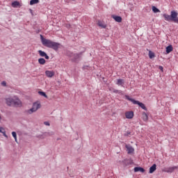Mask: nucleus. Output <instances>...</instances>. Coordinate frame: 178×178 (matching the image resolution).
Masks as SVG:
<instances>
[{
	"mask_svg": "<svg viewBox=\"0 0 178 178\" xmlns=\"http://www.w3.org/2000/svg\"><path fill=\"white\" fill-rule=\"evenodd\" d=\"M40 0H31L30 5H35V3H38Z\"/></svg>",
	"mask_w": 178,
	"mask_h": 178,
	"instance_id": "obj_24",
	"label": "nucleus"
},
{
	"mask_svg": "<svg viewBox=\"0 0 178 178\" xmlns=\"http://www.w3.org/2000/svg\"><path fill=\"white\" fill-rule=\"evenodd\" d=\"M113 19L118 23H122V17L120 16L113 15Z\"/></svg>",
	"mask_w": 178,
	"mask_h": 178,
	"instance_id": "obj_11",
	"label": "nucleus"
},
{
	"mask_svg": "<svg viewBox=\"0 0 178 178\" xmlns=\"http://www.w3.org/2000/svg\"><path fill=\"white\" fill-rule=\"evenodd\" d=\"M173 51V47L172 45H169L166 47V53L170 54Z\"/></svg>",
	"mask_w": 178,
	"mask_h": 178,
	"instance_id": "obj_18",
	"label": "nucleus"
},
{
	"mask_svg": "<svg viewBox=\"0 0 178 178\" xmlns=\"http://www.w3.org/2000/svg\"><path fill=\"white\" fill-rule=\"evenodd\" d=\"M156 170V164H153L152 167L149 168V173H154Z\"/></svg>",
	"mask_w": 178,
	"mask_h": 178,
	"instance_id": "obj_15",
	"label": "nucleus"
},
{
	"mask_svg": "<svg viewBox=\"0 0 178 178\" xmlns=\"http://www.w3.org/2000/svg\"><path fill=\"white\" fill-rule=\"evenodd\" d=\"M149 58L150 59H152L154 58H155V54L151 51H149Z\"/></svg>",
	"mask_w": 178,
	"mask_h": 178,
	"instance_id": "obj_22",
	"label": "nucleus"
},
{
	"mask_svg": "<svg viewBox=\"0 0 178 178\" xmlns=\"http://www.w3.org/2000/svg\"><path fill=\"white\" fill-rule=\"evenodd\" d=\"M38 54L40 56L45 58V59H49V56L47 55V53L45 51H43L42 50H39Z\"/></svg>",
	"mask_w": 178,
	"mask_h": 178,
	"instance_id": "obj_10",
	"label": "nucleus"
},
{
	"mask_svg": "<svg viewBox=\"0 0 178 178\" xmlns=\"http://www.w3.org/2000/svg\"><path fill=\"white\" fill-rule=\"evenodd\" d=\"M40 40L42 41V45L47 47V48H52V49H54V51H58L59 49V45H60V44L58 42L44 38L42 35H40Z\"/></svg>",
	"mask_w": 178,
	"mask_h": 178,
	"instance_id": "obj_1",
	"label": "nucleus"
},
{
	"mask_svg": "<svg viewBox=\"0 0 178 178\" xmlns=\"http://www.w3.org/2000/svg\"><path fill=\"white\" fill-rule=\"evenodd\" d=\"M0 120H2V117H1V115H0Z\"/></svg>",
	"mask_w": 178,
	"mask_h": 178,
	"instance_id": "obj_33",
	"label": "nucleus"
},
{
	"mask_svg": "<svg viewBox=\"0 0 178 178\" xmlns=\"http://www.w3.org/2000/svg\"><path fill=\"white\" fill-rule=\"evenodd\" d=\"M97 26L100 27L101 29H106L108 27V25H106V23H104V21L98 20L97 21Z\"/></svg>",
	"mask_w": 178,
	"mask_h": 178,
	"instance_id": "obj_7",
	"label": "nucleus"
},
{
	"mask_svg": "<svg viewBox=\"0 0 178 178\" xmlns=\"http://www.w3.org/2000/svg\"><path fill=\"white\" fill-rule=\"evenodd\" d=\"M86 67H88V66H84V67H83V69H86Z\"/></svg>",
	"mask_w": 178,
	"mask_h": 178,
	"instance_id": "obj_32",
	"label": "nucleus"
},
{
	"mask_svg": "<svg viewBox=\"0 0 178 178\" xmlns=\"http://www.w3.org/2000/svg\"><path fill=\"white\" fill-rule=\"evenodd\" d=\"M19 5H20V3H19V1H14L12 3L13 8H17Z\"/></svg>",
	"mask_w": 178,
	"mask_h": 178,
	"instance_id": "obj_20",
	"label": "nucleus"
},
{
	"mask_svg": "<svg viewBox=\"0 0 178 178\" xmlns=\"http://www.w3.org/2000/svg\"><path fill=\"white\" fill-rule=\"evenodd\" d=\"M177 13L175 10L171 11L170 17L171 21L174 22V23H178V17H177Z\"/></svg>",
	"mask_w": 178,
	"mask_h": 178,
	"instance_id": "obj_5",
	"label": "nucleus"
},
{
	"mask_svg": "<svg viewBox=\"0 0 178 178\" xmlns=\"http://www.w3.org/2000/svg\"><path fill=\"white\" fill-rule=\"evenodd\" d=\"M45 63H46L45 59H44L42 58L38 59V63L40 65H44Z\"/></svg>",
	"mask_w": 178,
	"mask_h": 178,
	"instance_id": "obj_21",
	"label": "nucleus"
},
{
	"mask_svg": "<svg viewBox=\"0 0 178 178\" xmlns=\"http://www.w3.org/2000/svg\"><path fill=\"white\" fill-rule=\"evenodd\" d=\"M44 124L46 126H49V122H44Z\"/></svg>",
	"mask_w": 178,
	"mask_h": 178,
	"instance_id": "obj_30",
	"label": "nucleus"
},
{
	"mask_svg": "<svg viewBox=\"0 0 178 178\" xmlns=\"http://www.w3.org/2000/svg\"><path fill=\"white\" fill-rule=\"evenodd\" d=\"M0 133H2V134L8 138V135H6V131H5V128L0 127Z\"/></svg>",
	"mask_w": 178,
	"mask_h": 178,
	"instance_id": "obj_17",
	"label": "nucleus"
},
{
	"mask_svg": "<svg viewBox=\"0 0 178 178\" xmlns=\"http://www.w3.org/2000/svg\"><path fill=\"white\" fill-rule=\"evenodd\" d=\"M45 74H46L47 77H49L51 79V77H54V76H55V72L47 70V71H45Z\"/></svg>",
	"mask_w": 178,
	"mask_h": 178,
	"instance_id": "obj_8",
	"label": "nucleus"
},
{
	"mask_svg": "<svg viewBox=\"0 0 178 178\" xmlns=\"http://www.w3.org/2000/svg\"><path fill=\"white\" fill-rule=\"evenodd\" d=\"M134 172H140L141 173H144V172H145V170H144V168L141 167H135Z\"/></svg>",
	"mask_w": 178,
	"mask_h": 178,
	"instance_id": "obj_14",
	"label": "nucleus"
},
{
	"mask_svg": "<svg viewBox=\"0 0 178 178\" xmlns=\"http://www.w3.org/2000/svg\"><path fill=\"white\" fill-rule=\"evenodd\" d=\"M126 99H127L128 101H130L131 102H132L134 105H138L140 108H142V109H144V111H147V107H145V104L143 103H141L137 100H134L132 98H130V97H129V95H126L125 96Z\"/></svg>",
	"mask_w": 178,
	"mask_h": 178,
	"instance_id": "obj_3",
	"label": "nucleus"
},
{
	"mask_svg": "<svg viewBox=\"0 0 178 178\" xmlns=\"http://www.w3.org/2000/svg\"><path fill=\"white\" fill-rule=\"evenodd\" d=\"M125 147L128 151V154H133L134 152V149L131 146L126 145Z\"/></svg>",
	"mask_w": 178,
	"mask_h": 178,
	"instance_id": "obj_12",
	"label": "nucleus"
},
{
	"mask_svg": "<svg viewBox=\"0 0 178 178\" xmlns=\"http://www.w3.org/2000/svg\"><path fill=\"white\" fill-rule=\"evenodd\" d=\"M109 90H110V91H112V89H111V88H110V89H109Z\"/></svg>",
	"mask_w": 178,
	"mask_h": 178,
	"instance_id": "obj_34",
	"label": "nucleus"
},
{
	"mask_svg": "<svg viewBox=\"0 0 178 178\" xmlns=\"http://www.w3.org/2000/svg\"><path fill=\"white\" fill-rule=\"evenodd\" d=\"M125 118L127 119H133V118H134V112L133 111L125 112Z\"/></svg>",
	"mask_w": 178,
	"mask_h": 178,
	"instance_id": "obj_6",
	"label": "nucleus"
},
{
	"mask_svg": "<svg viewBox=\"0 0 178 178\" xmlns=\"http://www.w3.org/2000/svg\"><path fill=\"white\" fill-rule=\"evenodd\" d=\"M12 136L15 138V142L17 143V135L16 134V133L15 131L12 132Z\"/></svg>",
	"mask_w": 178,
	"mask_h": 178,
	"instance_id": "obj_26",
	"label": "nucleus"
},
{
	"mask_svg": "<svg viewBox=\"0 0 178 178\" xmlns=\"http://www.w3.org/2000/svg\"><path fill=\"white\" fill-rule=\"evenodd\" d=\"M40 108L41 103L40 102H36L33 103L32 108L29 110V113H34V112H37L38 109H40Z\"/></svg>",
	"mask_w": 178,
	"mask_h": 178,
	"instance_id": "obj_4",
	"label": "nucleus"
},
{
	"mask_svg": "<svg viewBox=\"0 0 178 178\" xmlns=\"http://www.w3.org/2000/svg\"><path fill=\"white\" fill-rule=\"evenodd\" d=\"M38 93H39L40 95H41L42 97H44V98H48V96L47 95V94H46L45 92L39 91Z\"/></svg>",
	"mask_w": 178,
	"mask_h": 178,
	"instance_id": "obj_25",
	"label": "nucleus"
},
{
	"mask_svg": "<svg viewBox=\"0 0 178 178\" xmlns=\"http://www.w3.org/2000/svg\"><path fill=\"white\" fill-rule=\"evenodd\" d=\"M1 86H3L5 87L6 86V82L5 81L1 82Z\"/></svg>",
	"mask_w": 178,
	"mask_h": 178,
	"instance_id": "obj_29",
	"label": "nucleus"
},
{
	"mask_svg": "<svg viewBox=\"0 0 178 178\" xmlns=\"http://www.w3.org/2000/svg\"><path fill=\"white\" fill-rule=\"evenodd\" d=\"M113 92H114V94H120V92H122V91L116 90V89H113Z\"/></svg>",
	"mask_w": 178,
	"mask_h": 178,
	"instance_id": "obj_28",
	"label": "nucleus"
},
{
	"mask_svg": "<svg viewBox=\"0 0 178 178\" xmlns=\"http://www.w3.org/2000/svg\"><path fill=\"white\" fill-rule=\"evenodd\" d=\"M116 84L117 86H122L123 87V84H124V80L119 79L117 80Z\"/></svg>",
	"mask_w": 178,
	"mask_h": 178,
	"instance_id": "obj_16",
	"label": "nucleus"
},
{
	"mask_svg": "<svg viewBox=\"0 0 178 178\" xmlns=\"http://www.w3.org/2000/svg\"><path fill=\"white\" fill-rule=\"evenodd\" d=\"M79 58H80V54H74V59H73V60H76V59H79Z\"/></svg>",
	"mask_w": 178,
	"mask_h": 178,
	"instance_id": "obj_27",
	"label": "nucleus"
},
{
	"mask_svg": "<svg viewBox=\"0 0 178 178\" xmlns=\"http://www.w3.org/2000/svg\"><path fill=\"white\" fill-rule=\"evenodd\" d=\"M142 119L143 122H148V115L145 112L142 113Z\"/></svg>",
	"mask_w": 178,
	"mask_h": 178,
	"instance_id": "obj_13",
	"label": "nucleus"
},
{
	"mask_svg": "<svg viewBox=\"0 0 178 178\" xmlns=\"http://www.w3.org/2000/svg\"><path fill=\"white\" fill-rule=\"evenodd\" d=\"M152 10H153L154 13H159V12H161V10H159V9H158L155 6H152Z\"/></svg>",
	"mask_w": 178,
	"mask_h": 178,
	"instance_id": "obj_23",
	"label": "nucleus"
},
{
	"mask_svg": "<svg viewBox=\"0 0 178 178\" xmlns=\"http://www.w3.org/2000/svg\"><path fill=\"white\" fill-rule=\"evenodd\" d=\"M163 17L165 18V20H167V22H169V20H171L170 15L168 14H163Z\"/></svg>",
	"mask_w": 178,
	"mask_h": 178,
	"instance_id": "obj_19",
	"label": "nucleus"
},
{
	"mask_svg": "<svg viewBox=\"0 0 178 178\" xmlns=\"http://www.w3.org/2000/svg\"><path fill=\"white\" fill-rule=\"evenodd\" d=\"M176 169H178V166H174V167H169L165 169V172L167 173H172V172H175Z\"/></svg>",
	"mask_w": 178,
	"mask_h": 178,
	"instance_id": "obj_9",
	"label": "nucleus"
},
{
	"mask_svg": "<svg viewBox=\"0 0 178 178\" xmlns=\"http://www.w3.org/2000/svg\"><path fill=\"white\" fill-rule=\"evenodd\" d=\"M159 69L161 70V72H163V67L160 66V67H159Z\"/></svg>",
	"mask_w": 178,
	"mask_h": 178,
	"instance_id": "obj_31",
	"label": "nucleus"
},
{
	"mask_svg": "<svg viewBox=\"0 0 178 178\" xmlns=\"http://www.w3.org/2000/svg\"><path fill=\"white\" fill-rule=\"evenodd\" d=\"M6 104L8 106H22V101L17 96L6 98Z\"/></svg>",
	"mask_w": 178,
	"mask_h": 178,
	"instance_id": "obj_2",
	"label": "nucleus"
}]
</instances>
